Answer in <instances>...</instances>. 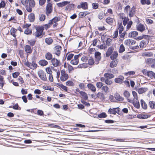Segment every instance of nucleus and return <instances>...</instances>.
<instances>
[{
    "instance_id": "obj_1",
    "label": "nucleus",
    "mask_w": 155,
    "mask_h": 155,
    "mask_svg": "<svg viewBox=\"0 0 155 155\" xmlns=\"http://www.w3.org/2000/svg\"><path fill=\"white\" fill-rule=\"evenodd\" d=\"M38 74L41 80L44 81L47 80L45 73L42 70H40L38 72Z\"/></svg>"
},
{
    "instance_id": "obj_2",
    "label": "nucleus",
    "mask_w": 155,
    "mask_h": 155,
    "mask_svg": "<svg viewBox=\"0 0 155 155\" xmlns=\"http://www.w3.org/2000/svg\"><path fill=\"white\" fill-rule=\"evenodd\" d=\"M61 50V47L60 45H57L54 47L53 49V53L59 56Z\"/></svg>"
},
{
    "instance_id": "obj_3",
    "label": "nucleus",
    "mask_w": 155,
    "mask_h": 155,
    "mask_svg": "<svg viewBox=\"0 0 155 155\" xmlns=\"http://www.w3.org/2000/svg\"><path fill=\"white\" fill-rule=\"evenodd\" d=\"M36 30V31L35 33V36L36 37H38L42 35L43 28L41 27H37Z\"/></svg>"
},
{
    "instance_id": "obj_4",
    "label": "nucleus",
    "mask_w": 155,
    "mask_h": 155,
    "mask_svg": "<svg viewBox=\"0 0 155 155\" xmlns=\"http://www.w3.org/2000/svg\"><path fill=\"white\" fill-rule=\"evenodd\" d=\"M52 8V4L51 3H49L47 4L46 8V14L48 16L51 12Z\"/></svg>"
},
{
    "instance_id": "obj_5",
    "label": "nucleus",
    "mask_w": 155,
    "mask_h": 155,
    "mask_svg": "<svg viewBox=\"0 0 155 155\" xmlns=\"http://www.w3.org/2000/svg\"><path fill=\"white\" fill-rule=\"evenodd\" d=\"M77 8L79 9L82 8L84 10L88 8L87 3V2H82L80 5H78Z\"/></svg>"
},
{
    "instance_id": "obj_6",
    "label": "nucleus",
    "mask_w": 155,
    "mask_h": 155,
    "mask_svg": "<svg viewBox=\"0 0 155 155\" xmlns=\"http://www.w3.org/2000/svg\"><path fill=\"white\" fill-rule=\"evenodd\" d=\"M52 65L55 67L59 66L60 65V61L55 58H53L51 60Z\"/></svg>"
},
{
    "instance_id": "obj_7",
    "label": "nucleus",
    "mask_w": 155,
    "mask_h": 155,
    "mask_svg": "<svg viewBox=\"0 0 155 155\" xmlns=\"http://www.w3.org/2000/svg\"><path fill=\"white\" fill-rule=\"evenodd\" d=\"M124 79V77L123 76H120L115 79L114 81L116 83L120 84L123 82Z\"/></svg>"
},
{
    "instance_id": "obj_8",
    "label": "nucleus",
    "mask_w": 155,
    "mask_h": 155,
    "mask_svg": "<svg viewBox=\"0 0 155 155\" xmlns=\"http://www.w3.org/2000/svg\"><path fill=\"white\" fill-rule=\"evenodd\" d=\"M136 28L137 30L141 32H142L145 30L144 26L141 24L137 25Z\"/></svg>"
},
{
    "instance_id": "obj_9",
    "label": "nucleus",
    "mask_w": 155,
    "mask_h": 155,
    "mask_svg": "<svg viewBox=\"0 0 155 155\" xmlns=\"http://www.w3.org/2000/svg\"><path fill=\"white\" fill-rule=\"evenodd\" d=\"M124 95L127 98L128 102L130 103L132 102V100L128 98L130 96V94L128 91H125L124 93Z\"/></svg>"
},
{
    "instance_id": "obj_10",
    "label": "nucleus",
    "mask_w": 155,
    "mask_h": 155,
    "mask_svg": "<svg viewBox=\"0 0 155 155\" xmlns=\"http://www.w3.org/2000/svg\"><path fill=\"white\" fill-rule=\"evenodd\" d=\"M132 102H133V104L135 107L137 109H139L140 107V105L138 99H133V100H132Z\"/></svg>"
},
{
    "instance_id": "obj_11",
    "label": "nucleus",
    "mask_w": 155,
    "mask_h": 155,
    "mask_svg": "<svg viewBox=\"0 0 155 155\" xmlns=\"http://www.w3.org/2000/svg\"><path fill=\"white\" fill-rule=\"evenodd\" d=\"M114 50V48L113 47H109L106 54V57H109L112 54Z\"/></svg>"
},
{
    "instance_id": "obj_12",
    "label": "nucleus",
    "mask_w": 155,
    "mask_h": 155,
    "mask_svg": "<svg viewBox=\"0 0 155 155\" xmlns=\"http://www.w3.org/2000/svg\"><path fill=\"white\" fill-rule=\"evenodd\" d=\"M138 33L136 31H133L130 32L128 34L129 38H134L138 35Z\"/></svg>"
},
{
    "instance_id": "obj_13",
    "label": "nucleus",
    "mask_w": 155,
    "mask_h": 155,
    "mask_svg": "<svg viewBox=\"0 0 155 155\" xmlns=\"http://www.w3.org/2000/svg\"><path fill=\"white\" fill-rule=\"evenodd\" d=\"M118 28H117V29H119V33L120 34L124 30V28L122 25V21L120 23L119 21L118 22Z\"/></svg>"
},
{
    "instance_id": "obj_14",
    "label": "nucleus",
    "mask_w": 155,
    "mask_h": 155,
    "mask_svg": "<svg viewBox=\"0 0 155 155\" xmlns=\"http://www.w3.org/2000/svg\"><path fill=\"white\" fill-rule=\"evenodd\" d=\"M25 52L31 54L32 50L30 46L26 45L25 47Z\"/></svg>"
},
{
    "instance_id": "obj_15",
    "label": "nucleus",
    "mask_w": 155,
    "mask_h": 155,
    "mask_svg": "<svg viewBox=\"0 0 155 155\" xmlns=\"http://www.w3.org/2000/svg\"><path fill=\"white\" fill-rule=\"evenodd\" d=\"M114 97L117 101H122L124 100V98L121 97L118 93L115 94L114 95Z\"/></svg>"
},
{
    "instance_id": "obj_16",
    "label": "nucleus",
    "mask_w": 155,
    "mask_h": 155,
    "mask_svg": "<svg viewBox=\"0 0 155 155\" xmlns=\"http://www.w3.org/2000/svg\"><path fill=\"white\" fill-rule=\"evenodd\" d=\"M150 117V116L148 114H139L137 116V117L139 119H146Z\"/></svg>"
},
{
    "instance_id": "obj_17",
    "label": "nucleus",
    "mask_w": 155,
    "mask_h": 155,
    "mask_svg": "<svg viewBox=\"0 0 155 155\" xmlns=\"http://www.w3.org/2000/svg\"><path fill=\"white\" fill-rule=\"evenodd\" d=\"M117 59L112 61L110 63V66L111 68L115 67L118 63Z\"/></svg>"
},
{
    "instance_id": "obj_18",
    "label": "nucleus",
    "mask_w": 155,
    "mask_h": 155,
    "mask_svg": "<svg viewBox=\"0 0 155 155\" xmlns=\"http://www.w3.org/2000/svg\"><path fill=\"white\" fill-rule=\"evenodd\" d=\"M28 19L30 22H33L35 20V15L34 13H31L28 15Z\"/></svg>"
},
{
    "instance_id": "obj_19",
    "label": "nucleus",
    "mask_w": 155,
    "mask_h": 155,
    "mask_svg": "<svg viewBox=\"0 0 155 155\" xmlns=\"http://www.w3.org/2000/svg\"><path fill=\"white\" fill-rule=\"evenodd\" d=\"M101 53L98 52L96 51L95 53V57L96 59V61H98L101 59Z\"/></svg>"
},
{
    "instance_id": "obj_20",
    "label": "nucleus",
    "mask_w": 155,
    "mask_h": 155,
    "mask_svg": "<svg viewBox=\"0 0 155 155\" xmlns=\"http://www.w3.org/2000/svg\"><path fill=\"white\" fill-rule=\"evenodd\" d=\"M135 8H134V6H133L129 12L128 14L129 16L130 17H133L135 13Z\"/></svg>"
},
{
    "instance_id": "obj_21",
    "label": "nucleus",
    "mask_w": 155,
    "mask_h": 155,
    "mask_svg": "<svg viewBox=\"0 0 155 155\" xmlns=\"http://www.w3.org/2000/svg\"><path fill=\"white\" fill-rule=\"evenodd\" d=\"M89 14L88 12H81L79 14V17L83 18Z\"/></svg>"
},
{
    "instance_id": "obj_22",
    "label": "nucleus",
    "mask_w": 155,
    "mask_h": 155,
    "mask_svg": "<svg viewBox=\"0 0 155 155\" xmlns=\"http://www.w3.org/2000/svg\"><path fill=\"white\" fill-rule=\"evenodd\" d=\"M70 2L68 1H64L61 2H60L57 4V6L60 7H62L66 5L67 4L69 3Z\"/></svg>"
},
{
    "instance_id": "obj_23",
    "label": "nucleus",
    "mask_w": 155,
    "mask_h": 155,
    "mask_svg": "<svg viewBox=\"0 0 155 155\" xmlns=\"http://www.w3.org/2000/svg\"><path fill=\"white\" fill-rule=\"evenodd\" d=\"M104 76L105 77L107 78V79H111L114 77V75L113 74H111L110 73H105L104 74Z\"/></svg>"
},
{
    "instance_id": "obj_24",
    "label": "nucleus",
    "mask_w": 155,
    "mask_h": 155,
    "mask_svg": "<svg viewBox=\"0 0 155 155\" xmlns=\"http://www.w3.org/2000/svg\"><path fill=\"white\" fill-rule=\"evenodd\" d=\"M68 74L61 75L60 77V79L61 81H64L68 79Z\"/></svg>"
},
{
    "instance_id": "obj_25",
    "label": "nucleus",
    "mask_w": 155,
    "mask_h": 155,
    "mask_svg": "<svg viewBox=\"0 0 155 155\" xmlns=\"http://www.w3.org/2000/svg\"><path fill=\"white\" fill-rule=\"evenodd\" d=\"M39 64L41 66H44L47 65L48 64V62L45 60H41L39 61Z\"/></svg>"
},
{
    "instance_id": "obj_26",
    "label": "nucleus",
    "mask_w": 155,
    "mask_h": 155,
    "mask_svg": "<svg viewBox=\"0 0 155 155\" xmlns=\"http://www.w3.org/2000/svg\"><path fill=\"white\" fill-rule=\"evenodd\" d=\"M118 54L117 52V51H114V53L111 54L110 56V58L111 59L114 60L116 59L117 58L118 56Z\"/></svg>"
},
{
    "instance_id": "obj_27",
    "label": "nucleus",
    "mask_w": 155,
    "mask_h": 155,
    "mask_svg": "<svg viewBox=\"0 0 155 155\" xmlns=\"http://www.w3.org/2000/svg\"><path fill=\"white\" fill-rule=\"evenodd\" d=\"M45 58L48 60H52V55L51 53L48 52L45 54Z\"/></svg>"
},
{
    "instance_id": "obj_28",
    "label": "nucleus",
    "mask_w": 155,
    "mask_h": 155,
    "mask_svg": "<svg viewBox=\"0 0 155 155\" xmlns=\"http://www.w3.org/2000/svg\"><path fill=\"white\" fill-rule=\"evenodd\" d=\"M87 86L88 87L91 91L93 92L95 91L96 89L95 87L91 84H87Z\"/></svg>"
},
{
    "instance_id": "obj_29",
    "label": "nucleus",
    "mask_w": 155,
    "mask_h": 155,
    "mask_svg": "<svg viewBox=\"0 0 155 155\" xmlns=\"http://www.w3.org/2000/svg\"><path fill=\"white\" fill-rule=\"evenodd\" d=\"M59 20H58V17H55L49 21V24L52 25L54 23H56Z\"/></svg>"
},
{
    "instance_id": "obj_30",
    "label": "nucleus",
    "mask_w": 155,
    "mask_h": 155,
    "mask_svg": "<svg viewBox=\"0 0 155 155\" xmlns=\"http://www.w3.org/2000/svg\"><path fill=\"white\" fill-rule=\"evenodd\" d=\"M141 105L142 107L144 109H146L147 108V105L145 102L143 100H140Z\"/></svg>"
},
{
    "instance_id": "obj_31",
    "label": "nucleus",
    "mask_w": 155,
    "mask_h": 155,
    "mask_svg": "<svg viewBox=\"0 0 155 155\" xmlns=\"http://www.w3.org/2000/svg\"><path fill=\"white\" fill-rule=\"evenodd\" d=\"M108 112L110 114H116L117 113V112L116 111L115 108H114L112 109L110 108L108 110Z\"/></svg>"
},
{
    "instance_id": "obj_32",
    "label": "nucleus",
    "mask_w": 155,
    "mask_h": 155,
    "mask_svg": "<svg viewBox=\"0 0 155 155\" xmlns=\"http://www.w3.org/2000/svg\"><path fill=\"white\" fill-rule=\"evenodd\" d=\"M147 90V88H140L138 90V92L139 94H141L146 92Z\"/></svg>"
},
{
    "instance_id": "obj_33",
    "label": "nucleus",
    "mask_w": 155,
    "mask_h": 155,
    "mask_svg": "<svg viewBox=\"0 0 155 155\" xmlns=\"http://www.w3.org/2000/svg\"><path fill=\"white\" fill-rule=\"evenodd\" d=\"M106 22L110 25L112 24L113 22V19L110 17L107 18L106 19Z\"/></svg>"
},
{
    "instance_id": "obj_34",
    "label": "nucleus",
    "mask_w": 155,
    "mask_h": 155,
    "mask_svg": "<svg viewBox=\"0 0 155 155\" xmlns=\"http://www.w3.org/2000/svg\"><path fill=\"white\" fill-rule=\"evenodd\" d=\"M80 94L82 96L83 98L85 100L87 99V95L85 92L82 91H81L80 92Z\"/></svg>"
},
{
    "instance_id": "obj_35",
    "label": "nucleus",
    "mask_w": 155,
    "mask_h": 155,
    "mask_svg": "<svg viewBox=\"0 0 155 155\" xmlns=\"http://www.w3.org/2000/svg\"><path fill=\"white\" fill-rule=\"evenodd\" d=\"M146 63L148 64H151L152 63H155V59L152 58H148L147 59L146 61Z\"/></svg>"
},
{
    "instance_id": "obj_36",
    "label": "nucleus",
    "mask_w": 155,
    "mask_h": 155,
    "mask_svg": "<svg viewBox=\"0 0 155 155\" xmlns=\"http://www.w3.org/2000/svg\"><path fill=\"white\" fill-rule=\"evenodd\" d=\"M53 41V40L51 38H47L45 39V42L48 45L51 44Z\"/></svg>"
},
{
    "instance_id": "obj_37",
    "label": "nucleus",
    "mask_w": 155,
    "mask_h": 155,
    "mask_svg": "<svg viewBox=\"0 0 155 155\" xmlns=\"http://www.w3.org/2000/svg\"><path fill=\"white\" fill-rule=\"evenodd\" d=\"M141 3L142 5L147 4L149 5L150 4V0H141Z\"/></svg>"
},
{
    "instance_id": "obj_38",
    "label": "nucleus",
    "mask_w": 155,
    "mask_h": 155,
    "mask_svg": "<svg viewBox=\"0 0 155 155\" xmlns=\"http://www.w3.org/2000/svg\"><path fill=\"white\" fill-rule=\"evenodd\" d=\"M149 105L151 109H155V102L153 101H151L149 102Z\"/></svg>"
},
{
    "instance_id": "obj_39",
    "label": "nucleus",
    "mask_w": 155,
    "mask_h": 155,
    "mask_svg": "<svg viewBox=\"0 0 155 155\" xmlns=\"http://www.w3.org/2000/svg\"><path fill=\"white\" fill-rule=\"evenodd\" d=\"M88 64L90 65H92L94 64V59L91 57H90L89 58H88Z\"/></svg>"
},
{
    "instance_id": "obj_40",
    "label": "nucleus",
    "mask_w": 155,
    "mask_h": 155,
    "mask_svg": "<svg viewBox=\"0 0 155 155\" xmlns=\"http://www.w3.org/2000/svg\"><path fill=\"white\" fill-rule=\"evenodd\" d=\"M17 31V29H15L13 28H12L10 30L11 34L14 37H15L16 36L15 35V33Z\"/></svg>"
},
{
    "instance_id": "obj_41",
    "label": "nucleus",
    "mask_w": 155,
    "mask_h": 155,
    "mask_svg": "<svg viewBox=\"0 0 155 155\" xmlns=\"http://www.w3.org/2000/svg\"><path fill=\"white\" fill-rule=\"evenodd\" d=\"M125 50V48L124 45L123 44H121L120 47L119 52L120 53H122L124 52Z\"/></svg>"
},
{
    "instance_id": "obj_42",
    "label": "nucleus",
    "mask_w": 155,
    "mask_h": 155,
    "mask_svg": "<svg viewBox=\"0 0 155 155\" xmlns=\"http://www.w3.org/2000/svg\"><path fill=\"white\" fill-rule=\"evenodd\" d=\"M97 94V97L101 99H103L104 98V95L103 93L98 92Z\"/></svg>"
},
{
    "instance_id": "obj_43",
    "label": "nucleus",
    "mask_w": 155,
    "mask_h": 155,
    "mask_svg": "<svg viewBox=\"0 0 155 155\" xmlns=\"http://www.w3.org/2000/svg\"><path fill=\"white\" fill-rule=\"evenodd\" d=\"M45 15L43 14L39 15V19L41 21H44L45 19Z\"/></svg>"
},
{
    "instance_id": "obj_44",
    "label": "nucleus",
    "mask_w": 155,
    "mask_h": 155,
    "mask_svg": "<svg viewBox=\"0 0 155 155\" xmlns=\"http://www.w3.org/2000/svg\"><path fill=\"white\" fill-rule=\"evenodd\" d=\"M29 5L32 7H34L35 5V2L34 0H28Z\"/></svg>"
},
{
    "instance_id": "obj_45",
    "label": "nucleus",
    "mask_w": 155,
    "mask_h": 155,
    "mask_svg": "<svg viewBox=\"0 0 155 155\" xmlns=\"http://www.w3.org/2000/svg\"><path fill=\"white\" fill-rule=\"evenodd\" d=\"M36 41L35 39L28 41L29 44L31 46H34L35 43Z\"/></svg>"
},
{
    "instance_id": "obj_46",
    "label": "nucleus",
    "mask_w": 155,
    "mask_h": 155,
    "mask_svg": "<svg viewBox=\"0 0 155 155\" xmlns=\"http://www.w3.org/2000/svg\"><path fill=\"white\" fill-rule=\"evenodd\" d=\"M108 89V87L107 86H104L102 87L101 89L104 92L107 93Z\"/></svg>"
},
{
    "instance_id": "obj_47",
    "label": "nucleus",
    "mask_w": 155,
    "mask_h": 155,
    "mask_svg": "<svg viewBox=\"0 0 155 155\" xmlns=\"http://www.w3.org/2000/svg\"><path fill=\"white\" fill-rule=\"evenodd\" d=\"M66 84L67 86H73L74 85V83L71 81H68L66 82Z\"/></svg>"
},
{
    "instance_id": "obj_48",
    "label": "nucleus",
    "mask_w": 155,
    "mask_h": 155,
    "mask_svg": "<svg viewBox=\"0 0 155 155\" xmlns=\"http://www.w3.org/2000/svg\"><path fill=\"white\" fill-rule=\"evenodd\" d=\"M154 73L152 71H148L147 73V75L151 78L153 77Z\"/></svg>"
},
{
    "instance_id": "obj_49",
    "label": "nucleus",
    "mask_w": 155,
    "mask_h": 155,
    "mask_svg": "<svg viewBox=\"0 0 155 155\" xmlns=\"http://www.w3.org/2000/svg\"><path fill=\"white\" fill-rule=\"evenodd\" d=\"M24 33L26 35H28L31 33V30H30L28 28H27L25 30Z\"/></svg>"
},
{
    "instance_id": "obj_50",
    "label": "nucleus",
    "mask_w": 155,
    "mask_h": 155,
    "mask_svg": "<svg viewBox=\"0 0 155 155\" xmlns=\"http://www.w3.org/2000/svg\"><path fill=\"white\" fill-rule=\"evenodd\" d=\"M98 116L99 118H101L106 117L107 115L105 113H103L100 114Z\"/></svg>"
},
{
    "instance_id": "obj_51",
    "label": "nucleus",
    "mask_w": 155,
    "mask_h": 155,
    "mask_svg": "<svg viewBox=\"0 0 155 155\" xmlns=\"http://www.w3.org/2000/svg\"><path fill=\"white\" fill-rule=\"evenodd\" d=\"M70 63L72 64L76 65H77L78 63V60H72L71 61Z\"/></svg>"
},
{
    "instance_id": "obj_52",
    "label": "nucleus",
    "mask_w": 155,
    "mask_h": 155,
    "mask_svg": "<svg viewBox=\"0 0 155 155\" xmlns=\"http://www.w3.org/2000/svg\"><path fill=\"white\" fill-rule=\"evenodd\" d=\"M33 7H31L29 5V6H27L26 7V10L28 12H32V8Z\"/></svg>"
},
{
    "instance_id": "obj_53",
    "label": "nucleus",
    "mask_w": 155,
    "mask_h": 155,
    "mask_svg": "<svg viewBox=\"0 0 155 155\" xmlns=\"http://www.w3.org/2000/svg\"><path fill=\"white\" fill-rule=\"evenodd\" d=\"M6 5V3L4 1H2V2L0 3V8H4Z\"/></svg>"
},
{
    "instance_id": "obj_54",
    "label": "nucleus",
    "mask_w": 155,
    "mask_h": 155,
    "mask_svg": "<svg viewBox=\"0 0 155 155\" xmlns=\"http://www.w3.org/2000/svg\"><path fill=\"white\" fill-rule=\"evenodd\" d=\"M132 94L134 97V99H137V93L134 91H133L132 92Z\"/></svg>"
},
{
    "instance_id": "obj_55",
    "label": "nucleus",
    "mask_w": 155,
    "mask_h": 155,
    "mask_svg": "<svg viewBox=\"0 0 155 155\" xmlns=\"http://www.w3.org/2000/svg\"><path fill=\"white\" fill-rule=\"evenodd\" d=\"M124 19L123 21V24L124 26H125L127 23L128 21L129 20V19L128 18H126V17H124Z\"/></svg>"
},
{
    "instance_id": "obj_56",
    "label": "nucleus",
    "mask_w": 155,
    "mask_h": 155,
    "mask_svg": "<svg viewBox=\"0 0 155 155\" xmlns=\"http://www.w3.org/2000/svg\"><path fill=\"white\" fill-rule=\"evenodd\" d=\"M92 7L93 9H96L98 7V4L96 3H94L92 4Z\"/></svg>"
},
{
    "instance_id": "obj_57",
    "label": "nucleus",
    "mask_w": 155,
    "mask_h": 155,
    "mask_svg": "<svg viewBox=\"0 0 155 155\" xmlns=\"http://www.w3.org/2000/svg\"><path fill=\"white\" fill-rule=\"evenodd\" d=\"M68 68L69 72L70 73L74 70V68L70 64H68Z\"/></svg>"
},
{
    "instance_id": "obj_58",
    "label": "nucleus",
    "mask_w": 155,
    "mask_h": 155,
    "mask_svg": "<svg viewBox=\"0 0 155 155\" xmlns=\"http://www.w3.org/2000/svg\"><path fill=\"white\" fill-rule=\"evenodd\" d=\"M103 84L101 82H98L96 83V86L99 88H100L103 86Z\"/></svg>"
},
{
    "instance_id": "obj_59",
    "label": "nucleus",
    "mask_w": 155,
    "mask_h": 155,
    "mask_svg": "<svg viewBox=\"0 0 155 155\" xmlns=\"http://www.w3.org/2000/svg\"><path fill=\"white\" fill-rule=\"evenodd\" d=\"M20 73L18 72H15L12 74V76L14 78H16L19 75Z\"/></svg>"
},
{
    "instance_id": "obj_60",
    "label": "nucleus",
    "mask_w": 155,
    "mask_h": 155,
    "mask_svg": "<svg viewBox=\"0 0 155 155\" xmlns=\"http://www.w3.org/2000/svg\"><path fill=\"white\" fill-rule=\"evenodd\" d=\"M46 71L47 73L49 74H52V71L50 68L48 67L46 68Z\"/></svg>"
},
{
    "instance_id": "obj_61",
    "label": "nucleus",
    "mask_w": 155,
    "mask_h": 155,
    "mask_svg": "<svg viewBox=\"0 0 155 155\" xmlns=\"http://www.w3.org/2000/svg\"><path fill=\"white\" fill-rule=\"evenodd\" d=\"M146 44V41H145L144 40L142 41L140 43V48H141V47L143 48L144 46V45H145Z\"/></svg>"
},
{
    "instance_id": "obj_62",
    "label": "nucleus",
    "mask_w": 155,
    "mask_h": 155,
    "mask_svg": "<svg viewBox=\"0 0 155 155\" xmlns=\"http://www.w3.org/2000/svg\"><path fill=\"white\" fill-rule=\"evenodd\" d=\"M132 23L133 22L131 21H130L128 22L127 26V29H129L130 28Z\"/></svg>"
},
{
    "instance_id": "obj_63",
    "label": "nucleus",
    "mask_w": 155,
    "mask_h": 155,
    "mask_svg": "<svg viewBox=\"0 0 155 155\" xmlns=\"http://www.w3.org/2000/svg\"><path fill=\"white\" fill-rule=\"evenodd\" d=\"M124 43L127 45H130V40L127 39L124 41Z\"/></svg>"
},
{
    "instance_id": "obj_64",
    "label": "nucleus",
    "mask_w": 155,
    "mask_h": 155,
    "mask_svg": "<svg viewBox=\"0 0 155 155\" xmlns=\"http://www.w3.org/2000/svg\"><path fill=\"white\" fill-rule=\"evenodd\" d=\"M105 83L107 84L110 85L112 84V82L110 80H109L108 79H105Z\"/></svg>"
}]
</instances>
